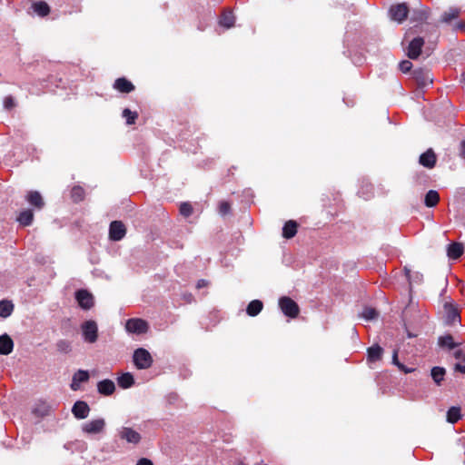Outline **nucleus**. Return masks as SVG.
<instances>
[{"instance_id": "6e6552de", "label": "nucleus", "mask_w": 465, "mask_h": 465, "mask_svg": "<svg viewBox=\"0 0 465 465\" xmlns=\"http://www.w3.org/2000/svg\"><path fill=\"white\" fill-rule=\"evenodd\" d=\"M410 12L409 5L406 3L392 5L389 9V15L391 20L403 23L408 17Z\"/></svg>"}, {"instance_id": "c756f323", "label": "nucleus", "mask_w": 465, "mask_h": 465, "mask_svg": "<svg viewBox=\"0 0 465 465\" xmlns=\"http://www.w3.org/2000/svg\"><path fill=\"white\" fill-rule=\"evenodd\" d=\"M446 375V370L443 367L435 366L430 370V376L433 381L440 386Z\"/></svg>"}, {"instance_id": "423d86ee", "label": "nucleus", "mask_w": 465, "mask_h": 465, "mask_svg": "<svg viewBox=\"0 0 465 465\" xmlns=\"http://www.w3.org/2000/svg\"><path fill=\"white\" fill-rule=\"evenodd\" d=\"M82 335L84 341L94 343L98 338V326L94 320H87L81 325Z\"/></svg>"}, {"instance_id": "ddd939ff", "label": "nucleus", "mask_w": 465, "mask_h": 465, "mask_svg": "<svg viewBox=\"0 0 465 465\" xmlns=\"http://www.w3.org/2000/svg\"><path fill=\"white\" fill-rule=\"evenodd\" d=\"M91 409L88 403L82 400L76 401L71 409L72 414L76 420L86 419Z\"/></svg>"}, {"instance_id": "7c9ffc66", "label": "nucleus", "mask_w": 465, "mask_h": 465, "mask_svg": "<svg viewBox=\"0 0 465 465\" xmlns=\"http://www.w3.org/2000/svg\"><path fill=\"white\" fill-rule=\"evenodd\" d=\"M438 344L439 346L447 348L449 350H453L459 345L458 343L454 342L453 337L450 334L440 336L438 339Z\"/></svg>"}, {"instance_id": "2eb2a0df", "label": "nucleus", "mask_w": 465, "mask_h": 465, "mask_svg": "<svg viewBox=\"0 0 465 465\" xmlns=\"http://www.w3.org/2000/svg\"><path fill=\"white\" fill-rule=\"evenodd\" d=\"M437 156L431 148H429L420 155L419 163L423 167L431 169L436 165Z\"/></svg>"}, {"instance_id": "052dcab7", "label": "nucleus", "mask_w": 465, "mask_h": 465, "mask_svg": "<svg viewBox=\"0 0 465 465\" xmlns=\"http://www.w3.org/2000/svg\"><path fill=\"white\" fill-rule=\"evenodd\" d=\"M35 207H37L38 209H41V207H42L43 205L38 204V205H35Z\"/></svg>"}, {"instance_id": "bb28decb", "label": "nucleus", "mask_w": 465, "mask_h": 465, "mask_svg": "<svg viewBox=\"0 0 465 465\" xmlns=\"http://www.w3.org/2000/svg\"><path fill=\"white\" fill-rule=\"evenodd\" d=\"M263 303L261 300H252L246 307V313L251 317L257 316L262 310Z\"/></svg>"}, {"instance_id": "412c9836", "label": "nucleus", "mask_w": 465, "mask_h": 465, "mask_svg": "<svg viewBox=\"0 0 465 465\" xmlns=\"http://www.w3.org/2000/svg\"><path fill=\"white\" fill-rule=\"evenodd\" d=\"M31 7L33 11L40 17H45L48 15L51 11L49 5L43 0L34 2Z\"/></svg>"}, {"instance_id": "ea45409f", "label": "nucleus", "mask_w": 465, "mask_h": 465, "mask_svg": "<svg viewBox=\"0 0 465 465\" xmlns=\"http://www.w3.org/2000/svg\"><path fill=\"white\" fill-rule=\"evenodd\" d=\"M412 63L410 61V60H402L400 64H399V69L403 73V74H407V73H411V69H412Z\"/></svg>"}, {"instance_id": "8fccbe9b", "label": "nucleus", "mask_w": 465, "mask_h": 465, "mask_svg": "<svg viewBox=\"0 0 465 465\" xmlns=\"http://www.w3.org/2000/svg\"><path fill=\"white\" fill-rule=\"evenodd\" d=\"M460 155L465 159V140H463L461 143H460Z\"/></svg>"}, {"instance_id": "f3484780", "label": "nucleus", "mask_w": 465, "mask_h": 465, "mask_svg": "<svg viewBox=\"0 0 465 465\" xmlns=\"http://www.w3.org/2000/svg\"><path fill=\"white\" fill-rule=\"evenodd\" d=\"M97 391L104 396H110L115 391V384L110 379H104L97 382Z\"/></svg>"}, {"instance_id": "2f4dec72", "label": "nucleus", "mask_w": 465, "mask_h": 465, "mask_svg": "<svg viewBox=\"0 0 465 465\" xmlns=\"http://www.w3.org/2000/svg\"><path fill=\"white\" fill-rule=\"evenodd\" d=\"M461 418V410L460 407L452 406L447 411V421L454 424Z\"/></svg>"}, {"instance_id": "f03ea898", "label": "nucleus", "mask_w": 465, "mask_h": 465, "mask_svg": "<svg viewBox=\"0 0 465 465\" xmlns=\"http://www.w3.org/2000/svg\"><path fill=\"white\" fill-rule=\"evenodd\" d=\"M133 362L138 370H146L153 365V360L148 350L140 347L134 351Z\"/></svg>"}, {"instance_id": "f704fd0d", "label": "nucleus", "mask_w": 465, "mask_h": 465, "mask_svg": "<svg viewBox=\"0 0 465 465\" xmlns=\"http://www.w3.org/2000/svg\"><path fill=\"white\" fill-rule=\"evenodd\" d=\"M71 198L74 203L84 200V190L80 185H74L71 190Z\"/></svg>"}, {"instance_id": "39448f33", "label": "nucleus", "mask_w": 465, "mask_h": 465, "mask_svg": "<svg viewBox=\"0 0 465 465\" xmlns=\"http://www.w3.org/2000/svg\"><path fill=\"white\" fill-rule=\"evenodd\" d=\"M125 330L127 332L136 335L144 334L149 330L148 322L141 318H131L125 322Z\"/></svg>"}, {"instance_id": "603ef678", "label": "nucleus", "mask_w": 465, "mask_h": 465, "mask_svg": "<svg viewBox=\"0 0 465 465\" xmlns=\"http://www.w3.org/2000/svg\"><path fill=\"white\" fill-rule=\"evenodd\" d=\"M415 280L417 282H420L422 280V274L419 273V272H416L415 273Z\"/></svg>"}, {"instance_id": "f8f14e48", "label": "nucleus", "mask_w": 465, "mask_h": 465, "mask_svg": "<svg viewBox=\"0 0 465 465\" xmlns=\"http://www.w3.org/2000/svg\"><path fill=\"white\" fill-rule=\"evenodd\" d=\"M118 436L121 440L134 445H137L142 440L141 434L130 427H121L118 430Z\"/></svg>"}, {"instance_id": "9b49d317", "label": "nucleus", "mask_w": 465, "mask_h": 465, "mask_svg": "<svg viewBox=\"0 0 465 465\" xmlns=\"http://www.w3.org/2000/svg\"><path fill=\"white\" fill-rule=\"evenodd\" d=\"M126 234L125 225L122 221H113L109 225V239L113 242L121 241Z\"/></svg>"}, {"instance_id": "4d7b16f0", "label": "nucleus", "mask_w": 465, "mask_h": 465, "mask_svg": "<svg viewBox=\"0 0 465 465\" xmlns=\"http://www.w3.org/2000/svg\"><path fill=\"white\" fill-rule=\"evenodd\" d=\"M215 318H216V321H215V322L213 323V325H214L216 322H219V316H218V312H215Z\"/></svg>"}, {"instance_id": "a878e982", "label": "nucleus", "mask_w": 465, "mask_h": 465, "mask_svg": "<svg viewBox=\"0 0 465 465\" xmlns=\"http://www.w3.org/2000/svg\"><path fill=\"white\" fill-rule=\"evenodd\" d=\"M117 384L122 389H129L134 384V377L131 372H124L117 377Z\"/></svg>"}, {"instance_id": "4468645a", "label": "nucleus", "mask_w": 465, "mask_h": 465, "mask_svg": "<svg viewBox=\"0 0 465 465\" xmlns=\"http://www.w3.org/2000/svg\"><path fill=\"white\" fill-rule=\"evenodd\" d=\"M90 379L89 371L86 370H78L75 371L72 378V382L70 384V388L72 391H76L80 390L81 384L87 382Z\"/></svg>"}, {"instance_id": "c85d7f7f", "label": "nucleus", "mask_w": 465, "mask_h": 465, "mask_svg": "<svg viewBox=\"0 0 465 465\" xmlns=\"http://www.w3.org/2000/svg\"><path fill=\"white\" fill-rule=\"evenodd\" d=\"M15 305L12 301L4 299L0 301V317L1 318H7L9 317L13 312H14Z\"/></svg>"}, {"instance_id": "1a4fd4ad", "label": "nucleus", "mask_w": 465, "mask_h": 465, "mask_svg": "<svg viewBox=\"0 0 465 465\" xmlns=\"http://www.w3.org/2000/svg\"><path fill=\"white\" fill-rule=\"evenodd\" d=\"M105 420L103 418L86 421L81 425L82 431L88 435L98 434L104 431Z\"/></svg>"}, {"instance_id": "dca6fc26", "label": "nucleus", "mask_w": 465, "mask_h": 465, "mask_svg": "<svg viewBox=\"0 0 465 465\" xmlns=\"http://www.w3.org/2000/svg\"><path fill=\"white\" fill-rule=\"evenodd\" d=\"M113 86L115 90L123 94H130L135 89L134 84L124 76L117 78Z\"/></svg>"}, {"instance_id": "bf43d9fd", "label": "nucleus", "mask_w": 465, "mask_h": 465, "mask_svg": "<svg viewBox=\"0 0 465 465\" xmlns=\"http://www.w3.org/2000/svg\"><path fill=\"white\" fill-rule=\"evenodd\" d=\"M219 203L225 204V203H228V202H226V201H221V202H219Z\"/></svg>"}, {"instance_id": "393cba45", "label": "nucleus", "mask_w": 465, "mask_h": 465, "mask_svg": "<svg viewBox=\"0 0 465 465\" xmlns=\"http://www.w3.org/2000/svg\"><path fill=\"white\" fill-rule=\"evenodd\" d=\"M235 16L231 10H225L219 20V25L226 29H229L234 25Z\"/></svg>"}, {"instance_id": "3c124183", "label": "nucleus", "mask_w": 465, "mask_h": 465, "mask_svg": "<svg viewBox=\"0 0 465 465\" xmlns=\"http://www.w3.org/2000/svg\"><path fill=\"white\" fill-rule=\"evenodd\" d=\"M34 413H35L41 417H44L45 415H46V411H42V410H38V409H35Z\"/></svg>"}, {"instance_id": "f257e3e1", "label": "nucleus", "mask_w": 465, "mask_h": 465, "mask_svg": "<svg viewBox=\"0 0 465 465\" xmlns=\"http://www.w3.org/2000/svg\"><path fill=\"white\" fill-rule=\"evenodd\" d=\"M430 15V9L428 7H425L423 5H420V8H416L411 11V22H417L420 25H416L413 27H411L407 34L412 35V34H424L425 36L430 40L432 36L434 35L436 38L438 37V30L437 25L429 24V23H423L429 18Z\"/></svg>"}, {"instance_id": "49530a36", "label": "nucleus", "mask_w": 465, "mask_h": 465, "mask_svg": "<svg viewBox=\"0 0 465 465\" xmlns=\"http://www.w3.org/2000/svg\"><path fill=\"white\" fill-rule=\"evenodd\" d=\"M391 360H392V364H394V365H396V366H398V365H399V363H401V362L399 361V359H398V351H397V350H394V351H393Z\"/></svg>"}, {"instance_id": "37998d69", "label": "nucleus", "mask_w": 465, "mask_h": 465, "mask_svg": "<svg viewBox=\"0 0 465 465\" xmlns=\"http://www.w3.org/2000/svg\"><path fill=\"white\" fill-rule=\"evenodd\" d=\"M232 205H219L218 213L221 216H226L232 213Z\"/></svg>"}, {"instance_id": "5fc2aeb1", "label": "nucleus", "mask_w": 465, "mask_h": 465, "mask_svg": "<svg viewBox=\"0 0 465 465\" xmlns=\"http://www.w3.org/2000/svg\"><path fill=\"white\" fill-rule=\"evenodd\" d=\"M404 271H405V275L406 277L408 278V280L410 281L411 279V270L407 269V268H404Z\"/></svg>"}, {"instance_id": "9d476101", "label": "nucleus", "mask_w": 465, "mask_h": 465, "mask_svg": "<svg viewBox=\"0 0 465 465\" xmlns=\"http://www.w3.org/2000/svg\"><path fill=\"white\" fill-rule=\"evenodd\" d=\"M424 37L416 36L409 44L407 47V56L411 60H416L421 54L422 47L424 45Z\"/></svg>"}, {"instance_id": "a211bd4d", "label": "nucleus", "mask_w": 465, "mask_h": 465, "mask_svg": "<svg viewBox=\"0 0 465 465\" xmlns=\"http://www.w3.org/2000/svg\"><path fill=\"white\" fill-rule=\"evenodd\" d=\"M13 350L14 341L12 338L7 333L0 335V354L9 355Z\"/></svg>"}, {"instance_id": "4c0bfd02", "label": "nucleus", "mask_w": 465, "mask_h": 465, "mask_svg": "<svg viewBox=\"0 0 465 465\" xmlns=\"http://www.w3.org/2000/svg\"><path fill=\"white\" fill-rule=\"evenodd\" d=\"M56 349L62 353H69L72 351V345L67 340H59L56 342Z\"/></svg>"}, {"instance_id": "a19ab883", "label": "nucleus", "mask_w": 465, "mask_h": 465, "mask_svg": "<svg viewBox=\"0 0 465 465\" xmlns=\"http://www.w3.org/2000/svg\"><path fill=\"white\" fill-rule=\"evenodd\" d=\"M193 212V205H180V213L187 218L192 215Z\"/></svg>"}, {"instance_id": "13d9d810", "label": "nucleus", "mask_w": 465, "mask_h": 465, "mask_svg": "<svg viewBox=\"0 0 465 465\" xmlns=\"http://www.w3.org/2000/svg\"><path fill=\"white\" fill-rule=\"evenodd\" d=\"M179 203H184V204H187V203H192L191 202L189 201H184V202H180Z\"/></svg>"}, {"instance_id": "0eeeda50", "label": "nucleus", "mask_w": 465, "mask_h": 465, "mask_svg": "<svg viewBox=\"0 0 465 465\" xmlns=\"http://www.w3.org/2000/svg\"><path fill=\"white\" fill-rule=\"evenodd\" d=\"M74 299L79 307L84 311L90 310L94 304V295L86 289L76 290Z\"/></svg>"}, {"instance_id": "20e7f679", "label": "nucleus", "mask_w": 465, "mask_h": 465, "mask_svg": "<svg viewBox=\"0 0 465 465\" xmlns=\"http://www.w3.org/2000/svg\"><path fill=\"white\" fill-rule=\"evenodd\" d=\"M411 76L419 88H425L433 83L432 74L427 68H415L411 72Z\"/></svg>"}, {"instance_id": "58836bf2", "label": "nucleus", "mask_w": 465, "mask_h": 465, "mask_svg": "<svg viewBox=\"0 0 465 465\" xmlns=\"http://www.w3.org/2000/svg\"><path fill=\"white\" fill-rule=\"evenodd\" d=\"M3 105L5 110L11 111L16 106V101L13 95H7L4 99Z\"/></svg>"}, {"instance_id": "de8ad7c7", "label": "nucleus", "mask_w": 465, "mask_h": 465, "mask_svg": "<svg viewBox=\"0 0 465 465\" xmlns=\"http://www.w3.org/2000/svg\"><path fill=\"white\" fill-rule=\"evenodd\" d=\"M454 357L456 359H462V361H464L465 353L461 350H457L454 352Z\"/></svg>"}, {"instance_id": "6e6d98bb", "label": "nucleus", "mask_w": 465, "mask_h": 465, "mask_svg": "<svg viewBox=\"0 0 465 465\" xmlns=\"http://www.w3.org/2000/svg\"><path fill=\"white\" fill-rule=\"evenodd\" d=\"M460 82H461V83H463V84H464V85H465V72H463V73L461 74V80H460Z\"/></svg>"}, {"instance_id": "c9c22d12", "label": "nucleus", "mask_w": 465, "mask_h": 465, "mask_svg": "<svg viewBox=\"0 0 465 465\" xmlns=\"http://www.w3.org/2000/svg\"><path fill=\"white\" fill-rule=\"evenodd\" d=\"M361 316L366 321H372L378 318L379 313L375 308L366 306L363 308Z\"/></svg>"}, {"instance_id": "473e14b6", "label": "nucleus", "mask_w": 465, "mask_h": 465, "mask_svg": "<svg viewBox=\"0 0 465 465\" xmlns=\"http://www.w3.org/2000/svg\"><path fill=\"white\" fill-rule=\"evenodd\" d=\"M138 113L136 111H132L129 108H124L122 112V117L125 119V123L127 125H133L136 123L138 119Z\"/></svg>"}, {"instance_id": "b1692460", "label": "nucleus", "mask_w": 465, "mask_h": 465, "mask_svg": "<svg viewBox=\"0 0 465 465\" xmlns=\"http://www.w3.org/2000/svg\"><path fill=\"white\" fill-rule=\"evenodd\" d=\"M34 220V212L32 209H25L19 213L16 221L22 226H29Z\"/></svg>"}, {"instance_id": "09e8293b", "label": "nucleus", "mask_w": 465, "mask_h": 465, "mask_svg": "<svg viewBox=\"0 0 465 465\" xmlns=\"http://www.w3.org/2000/svg\"><path fill=\"white\" fill-rule=\"evenodd\" d=\"M454 30H465V22L464 21H460L459 23H457L454 26Z\"/></svg>"}, {"instance_id": "c03bdc74", "label": "nucleus", "mask_w": 465, "mask_h": 465, "mask_svg": "<svg viewBox=\"0 0 465 465\" xmlns=\"http://www.w3.org/2000/svg\"><path fill=\"white\" fill-rule=\"evenodd\" d=\"M397 367L399 368L400 371H401L404 373H411V372H414L416 371L415 368H409L401 362L399 363V365Z\"/></svg>"}, {"instance_id": "e433bc0d", "label": "nucleus", "mask_w": 465, "mask_h": 465, "mask_svg": "<svg viewBox=\"0 0 465 465\" xmlns=\"http://www.w3.org/2000/svg\"><path fill=\"white\" fill-rule=\"evenodd\" d=\"M440 194L436 190H429L424 197L423 203H439Z\"/></svg>"}, {"instance_id": "e2e57ef3", "label": "nucleus", "mask_w": 465, "mask_h": 465, "mask_svg": "<svg viewBox=\"0 0 465 465\" xmlns=\"http://www.w3.org/2000/svg\"><path fill=\"white\" fill-rule=\"evenodd\" d=\"M247 193H248V194H250V195H252V193H251V191H250V190H248V191H247Z\"/></svg>"}, {"instance_id": "79ce46f5", "label": "nucleus", "mask_w": 465, "mask_h": 465, "mask_svg": "<svg viewBox=\"0 0 465 465\" xmlns=\"http://www.w3.org/2000/svg\"><path fill=\"white\" fill-rule=\"evenodd\" d=\"M455 202L465 203V188H460L455 193Z\"/></svg>"}, {"instance_id": "864d4df0", "label": "nucleus", "mask_w": 465, "mask_h": 465, "mask_svg": "<svg viewBox=\"0 0 465 465\" xmlns=\"http://www.w3.org/2000/svg\"><path fill=\"white\" fill-rule=\"evenodd\" d=\"M196 286H197V288H199V289H200V288H203V279H200V280H198V282H197V285H196Z\"/></svg>"}, {"instance_id": "7ed1b4c3", "label": "nucleus", "mask_w": 465, "mask_h": 465, "mask_svg": "<svg viewBox=\"0 0 465 465\" xmlns=\"http://www.w3.org/2000/svg\"><path fill=\"white\" fill-rule=\"evenodd\" d=\"M279 307L285 316L292 319L300 313L298 303L288 296H282L279 299Z\"/></svg>"}, {"instance_id": "aec40b11", "label": "nucleus", "mask_w": 465, "mask_h": 465, "mask_svg": "<svg viewBox=\"0 0 465 465\" xmlns=\"http://www.w3.org/2000/svg\"><path fill=\"white\" fill-rule=\"evenodd\" d=\"M298 231V223L294 220L287 221L282 227V237L285 239L293 238Z\"/></svg>"}, {"instance_id": "6ab92c4d", "label": "nucleus", "mask_w": 465, "mask_h": 465, "mask_svg": "<svg viewBox=\"0 0 465 465\" xmlns=\"http://www.w3.org/2000/svg\"><path fill=\"white\" fill-rule=\"evenodd\" d=\"M464 252V247L462 243L451 242L447 246V255L450 259L457 260L462 256Z\"/></svg>"}, {"instance_id": "cd10ccee", "label": "nucleus", "mask_w": 465, "mask_h": 465, "mask_svg": "<svg viewBox=\"0 0 465 465\" xmlns=\"http://www.w3.org/2000/svg\"><path fill=\"white\" fill-rule=\"evenodd\" d=\"M460 9L458 7H450L447 11L443 12L440 16V22L449 24L450 21L458 18Z\"/></svg>"}, {"instance_id": "5701e85b", "label": "nucleus", "mask_w": 465, "mask_h": 465, "mask_svg": "<svg viewBox=\"0 0 465 465\" xmlns=\"http://www.w3.org/2000/svg\"><path fill=\"white\" fill-rule=\"evenodd\" d=\"M444 308L446 311V322L448 324H452L456 320H460V312L453 304L447 302Z\"/></svg>"}, {"instance_id": "72a5a7b5", "label": "nucleus", "mask_w": 465, "mask_h": 465, "mask_svg": "<svg viewBox=\"0 0 465 465\" xmlns=\"http://www.w3.org/2000/svg\"><path fill=\"white\" fill-rule=\"evenodd\" d=\"M25 199L27 203H45L43 196L38 191H28L25 196Z\"/></svg>"}, {"instance_id": "a18cd8bd", "label": "nucleus", "mask_w": 465, "mask_h": 465, "mask_svg": "<svg viewBox=\"0 0 465 465\" xmlns=\"http://www.w3.org/2000/svg\"><path fill=\"white\" fill-rule=\"evenodd\" d=\"M136 465H153V463L150 459L141 458L137 460Z\"/></svg>"}, {"instance_id": "680f3d73", "label": "nucleus", "mask_w": 465, "mask_h": 465, "mask_svg": "<svg viewBox=\"0 0 465 465\" xmlns=\"http://www.w3.org/2000/svg\"><path fill=\"white\" fill-rule=\"evenodd\" d=\"M426 207H433L434 205H430V204H428V205H425Z\"/></svg>"}, {"instance_id": "4be33fe9", "label": "nucleus", "mask_w": 465, "mask_h": 465, "mask_svg": "<svg viewBox=\"0 0 465 465\" xmlns=\"http://www.w3.org/2000/svg\"><path fill=\"white\" fill-rule=\"evenodd\" d=\"M383 354V349L379 344H374L367 349V360L370 362L380 361Z\"/></svg>"}]
</instances>
